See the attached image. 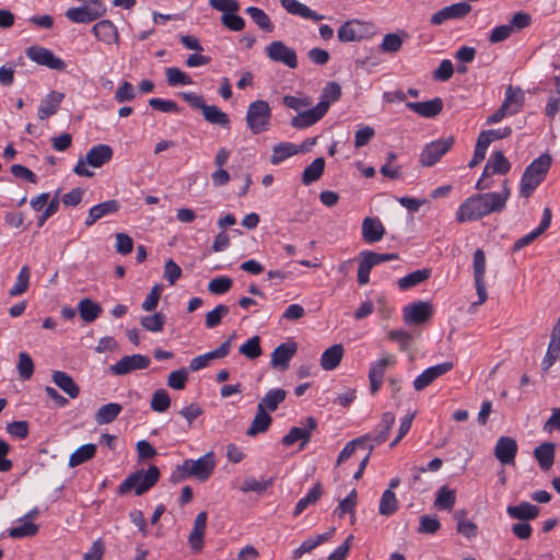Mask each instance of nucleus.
I'll list each match as a JSON object with an SVG mask.
<instances>
[{
	"instance_id": "obj_1",
	"label": "nucleus",
	"mask_w": 560,
	"mask_h": 560,
	"mask_svg": "<svg viewBox=\"0 0 560 560\" xmlns=\"http://www.w3.org/2000/svg\"><path fill=\"white\" fill-rule=\"evenodd\" d=\"M215 458L213 452H208L198 459H185L176 466L171 475V482L177 483L188 478H195L198 481H207L213 474Z\"/></svg>"
},
{
	"instance_id": "obj_2",
	"label": "nucleus",
	"mask_w": 560,
	"mask_h": 560,
	"mask_svg": "<svg viewBox=\"0 0 560 560\" xmlns=\"http://www.w3.org/2000/svg\"><path fill=\"white\" fill-rule=\"evenodd\" d=\"M551 165V158L548 154H541L535 159L524 171L520 195L528 198L533 195L536 188L544 182Z\"/></svg>"
},
{
	"instance_id": "obj_3",
	"label": "nucleus",
	"mask_w": 560,
	"mask_h": 560,
	"mask_svg": "<svg viewBox=\"0 0 560 560\" xmlns=\"http://www.w3.org/2000/svg\"><path fill=\"white\" fill-rule=\"evenodd\" d=\"M160 475V469L155 465L149 466L147 470H137L120 483L119 493L135 490L136 495H142L159 481Z\"/></svg>"
},
{
	"instance_id": "obj_4",
	"label": "nucleus",
	"mask_w": 560,
	"mask_h": 560,
	"mask_svg": "<svg viewBox=\"0 0 560 560\" xmlns=\"http://www.w3.org/2000/svg\"><path fill=\"white\" fill-rule=\"evenodd\" d=\"M113 149L108 144H97L92 147L84 159H80L73 168L79 176L92 177L94 173L89 166L98 168L108 163L113 158Z\"/></svg>"
},
{
	"instance_id": "obj_5",
	"label": "nucleus",
	"mask_w": 560,
	"mask_h": 560,
	"mask_svg": "<svg viewBox=\"0 0 560 560\" xmlns=\"http://www.w3.org/2000/svg\"><path fill=\"white\" fill-rule=\"evenodd\" d=\"M490 213V194H479L466 199L456 211L460 223L476 221Z\"/></svg>"
},
{
	"instance_id": "obj_6",
	"label": "nucleus",
	"mask_w": 560,
	"mask_h": 560,
	"mask_svg": "<svg viewBox=\"0 0 560 560\" xmlns=\"http://www.w3.org/2000/svg\"><path fill=\"white\" fill-rule=\"evenodd\" d=\"M185 102H187L191 107L196 109H200L205 119L212 124L218 125L224 128L229 127L230 118L226 113L222 112L215 105H207L201 95L195 94L192 92H180L178 94Z\"/></svg>"
},
{
	"instance_id": "obj_7",
	"label": "nucleus",
	"mask_w": 560,
	"mask_h": 560,
	"mask_svg": "<svg viewBox=\"0 0 560 560\" xmlns=\"http://www.w3.org/2000/svg\"><path fill=\"white\" fill-rule=\"evenodd\" d=\"M271 108L266 101L257 100L248 105L246 124L254 135H259L269 128Z\"/></svg>"
},
{
	"instance_id": "obj_8",
	"label": "nucleus",
	"mask_w": 560,
	"mask_h": 560,
	"mask_svg": "<svg viewBox=\"0 0 560 560\" xmlns=\"http://www.w3.org/2000/svg\"><path fill=\"white\" fill-rule=\"evenodd\" d=\"M472 268L478 300L470 303L468 307L469 313L476 312L477 307L483 304L488 299L486 284V254L480 248H478L474 254Z\"/></svg>"
},
{
	"instance_id": "obj_9",
	"label": "nucleus",
	"mask_w": 560,
	"mask_h": 560,
	"mask_svg": "<svg viewBox=\"0 0 560 560\" xmlns=\"http://www.w3.org/2000/svg\"><path fill=\"white\" fill-rule=\"evenodd\" d=\"M455 138L450 136L444 139H436L425 144L419 158V162L424 167L435 165L443 155H445L454 145Z\"/></svg>"
},
{
	"instance_id": "obj_10",
	"label": "nucleus",
	"mask_w": 560,
	"mask_h": 560,
	"mask_svg": "<svg viewBox=\"0 0 560 560\" xmlns=\"http://www.w3.org/2000/svg\"><path fill=\"white\" fill-rule=\"evenodd\" d=\"M524 101L523 92L520 88L509 85L505 90V97L500 108L492 114V122H499L508 115L517 113Z\"/></svg>"
},
{
	"instance_id": "obj_11",
	"label": "nucleus",
	"mask_w": 560,
	"mask_h": 560,
	"mask_svg": "<svg viewBox=\"0 0 560 560\" xmlns=\"http://www.w3.org/2000/svg\"><path fill=\"white\" fill-rule=\"evenodd\" d=\"M266 56L273 62H279L290 69L298 67V55L295 50L287 46L282 40H273L266 48Z\"/></svg>"
},
{
	"instance_id": "obj_12",
	"label": "nucleus",
	"mask_w": 560,
	"mask_h": 560,
	"mask_svg": "<svg viewBox=\"0 0 560 560\" xmlns=\"http://www.w3.org/2000/svg\"><path fill=\"white\" fill-rule=\"evenodd\" d=\"M396 364V357L394 354H386L383 358L371 362L369 370V382L371 394H376L384 381V375L387 369Z\"/></svg>"
},
{
	"instance_id": "obj_13",
	"label": "nucleus",
	"mask_w": 560,
	"mask_h": 560,
	"mask_svg": "<svg viewBox=\"0 0 560 560\" xmlns=\"http://www.w3.org/2000/svg\"><path fill=\"white\" fill-rule=\"evenodd\" d=\"M317 428V420L314 417H307L303 427H293L282 438L281 442L285 446H291L300 441V450H304L311 440L312 432Z\"/></svg>"
},
{
	"instance_id": "obj_14",
	"label": "nucleus",
	"mask_w": 560,
	"mask_h": 560,
	"mask_svg": "<svg viewBox=\"0 0 560 560\" xmlns=\"http://www.w3.org/2000/svg\"><path fill=\"white\" fill-rule=\"evenodd\" d=\"M150 363V358L143 354L125 355L109 366V372L113 375H126L137 370H144Z\"/></svg>"
},
{
	"instance_id": "obj_15",
	"label": "nucleus",
	"mask_w": 560,
	"mask_h": 560,
	"mask_svg": "<svg viewBox=\"0 0 560 560\" xmlns=\"http://www.w3.org/2000/svg\"><path fill=\"white\" fill-rule=\"evenodd\" d=\"M26 56L34 62L52 70H65L66 62L54 52L42 46H32L26 49Z\"/></svg>"
},
{
	"instance_id": "obj_16",
	"label": "nucleus",
	"mask_w": 560,
	"mask_h": 560,
	"mask_svg": "<svg viewBox=\"0 0 560 560\" xmlns=\"http://www.w3.org/2000/svg\"><path fill=\"white\" fill-rule=\"evenodd\" d=\"M371 31V25L360 20H350L345 22L338 30V39L342 43L359 42L366 37Z\"/></svg>"
},
{
	"instance_id": "obj_17",
	"label": "nucleus",
	"mask_w": 560,
	"mask_h": 560,
	"mask_svg": "<svg viewBox=\"0 0 560 560\" xmlns=\"http://www.w3.org/2000/svg\"><path fill=\"white\" fill-rule=\"evenodd\" d=\"M327 113L326 103L317 104L313 108H304L291 120V126L296 129H305L319 121Z\"/></svg>"
},
{
	"instance_id": "obj_18",
	"label": "nucleus",
	"mask_w": 560,
	"mask_h": 560,
	"mask_svg": "<svg viewBox=\"0 0 560 560\" xmlns=\"http://www.w3.org/2000/svg\"><path fill=\"white\" fill-rule=\"evenodd\" d=\"M402 316L407 324H423L432 316V305L422 301L408 304L402 310Z\"/></svg>"
},
{
	"instance_id": "obj_19",
	"label": "nucleus",
	"mask_w": 560,
	"mask_h": 560,
	"mask_svg": "<svg viewBox=\"0 0 560 560\" xmlns=\"http://www.w3.org/2000/svg\"><path fill=\"white\" fill-rule=\"evenodd\" d=\"M471 11V5L467 2H457L444 7L432 14L430 22L432 25H441L448 20H456L466 16Z\"/></svg>"
},
{
	"instance_id": "obj_20",
	"label": "nucleus",
	"mask_w": 560,
	"mask_h": 560,
	"mask_svg": "<svg viewBox=\"0 0 560 560\" xmlns=\"http://www.w3.org/2000/svg\"><path fill=\"white\" fill-rule=\"evenodd\" d=\"M453 369L452 362H443L425 369L413 381V388L418 392L423 390L431 385L436 378L446 374Z\"/></svg>"
},
{
	"instance_id": "obj_21",
	"label": "nucleus",
	"mask_w": 560,
	"mask_h": 560,
	"mask_svg": "<svg viewBox=\"0 0 560 560\" xmlns=\"http://www.w3.org/2000/svg\"><path fill=\"white\" fill-rule=\"evenodd\" d=\"M517 442L511 436H501L494 446V456L502 465H514L517 454Z\"/></svg>"
},
{
	"instance_id": "obj_22",
	"label": "nucleus",
	"mask_w": 560,
	"mask_h": 560,
	"mask_svg": "<svg viewBox=\"0 0 560 560\" xmlns=\"http://www.w3.org/2000/svg\"><path fill=\"white\" fill-rule=\"evenodd\" d=\"M298 351L295 341H287L279 345L271 353L270 365L272 369L285 371L289 368L290 360Z\"/></svg>"
},
{
	"instance_id": "obj_23",
	"label": "nucleus",
	"mask_w": 560,
	"mask_h": 560,
	"mask_svg": "<svg viewBox=\"0 0 560 560\" xmlns=\"http://www.w3.org/2000/svg\"><path fill=\"white\" fill-rule=\"evenodd\" d=\"M231 340L232 337L225 340L219 348L191 359L189 369L196 372L207 368L212 360L225 358L231 351Z\"/></svg>"
},
{
	"instance_id": "obj_24",
	"label": "nucleus",
	"mask_w": 560,
	"mask_h": 560,
	"mask_svg": "<svg viewBox=\"0 0 560 560\" xmlns=\"http://www.w3.org/2000/svg\"><path fill=\"white\" fill-rule=\"evenodd\" d=\"M207 518V513L200 512L194 521V526L188 537V544L194 552H200L203 548Z\"/></svg>"
},
{
	"instance_id": "obj_25",
	"label": "nucleus",
	"mask_w": 560,
	"mask_h": 560,
	"mask_svg": "<svg viewBox=\"0 0 560 560\" xmlns=\"http://www.w3.org/2000/svg\"><path fill=\"white\" fill-rule=\"evenodd\" d=\"M92 33L105 45H114L119 42V33L115 24L109 20H102L93 25Z\"/></svg>"
},
{
	"instance_id": "obj_26",
	"label": "nucleus",
	"mask_w": 560,
	"mask_h": 560,
	"mask_svg": "<svg viewBox=\"0 0 560 560\" xmlns=\"http://www.w3.org/2000/svg\"><path fill=\"white\" fill-rule=\"evenodd\" d=\"M551 218V210L549 208H545L542 211V218L539 225L530 233L518 238L513 245V250L517 252L533 243L536 238H538L550 226Z\"/></svg>"
},
{
	"instance_id": "obj_27",
	"label": "nucleus",
	"mask_w": 560,
	"mask_h": 560,
	"mask_svg": "<svg viewBox=\"0 0 560 560\" xmlns=\"http://www.w3.org/2000/svg\"><path fill=\"white\" fill-rule=\"evenodd\" d=\"M406 106L424 118H433L438 116L443 109V101L440 97L427 102H407Z\"/></svg>"
},
{
	"instance_id": "obj_28",
	"label": "nucleus",
	"mask_w": 560,
	"mask_h": 560,
	"mask_svg": "<svg viewBox=\"0 0 560 560\" xmlns=\"http://www.w3.org/2000/svg\"><path fill=\"white\" fill-rule=\"evenodd\" d=\"M385 234V228L378 218L368 217L362 222V237L369 243L380 242Z\"/></svg>"
},
{
	"instance_id": "obj_29",
	"label": "nucleus",
	"mask_w": 560,
	"mask_h": 560,
	"mask_svg": "<svg viewBox=\"0 0 560 560\" xmlns=\"http://www.w3.org/2000/svg\"><path fill=\"white\" fill-rule=\"evenodd\" d=\"M65 98V94L58 91H51L49 94H47L39 104L38 107V118L40 120L47 119L50 116L55 115L61 102Z\"/></svg>"
},
{
	"instance_id": "obj_30",
	"label": "nucleus",
	"mask_w": 560,
	"mask_h": 560,
	"mask_svg": "<svg viewBox=\"0 0 560 560\" xmlns=\"http://www.w3.org/2000/svg\"><path fill=\"white\" fill-rule=\"evenodd\" d=\"M506 512L512 518L528 522L538 517L539 508L527 501H523L517 505L508 506Z\"/></svg>"
},
{
	"instance_id": "obj_31",
	"label": "nucleus",
	"mask_w": 560,
	"mask_h": 560,
	"mask_svg": "<svg viewBox=\"0 0 560 560\" xmlns=\"http://www.w3.org/2000/svg\"><path fill=\"white\" fill-rule=\"evenodd\" d=\"M280 3L290 14L313 21H322L324 19V15L318 14L316 11L298 0H280Z\"/></svg>"
},
{
	"instance_id": "obj_32",
	"label": "nucleus",
	"mask_w": 560,
	"mask_h": 560,
	"mask_svg": "<svg viewBox=\"0 0 560 560\" xmlns=\"http://www.w3.org/2000/svg\"><path fill=\"white\" fill-rule=\"evenodd\" d=\"M334 532H335V528L332 527L324 534H319V535H316V536L305 539L296 549L293 550V552H292L293 560L301 559L303 557V555L311 552L316 547H318L322 544H324L325 541H327L331 537Z\"/></svg>"
},
{
	"instance_id": "obj_33",
	"label": "nucleus",
	"mask_w": 560,
	"mask_h": 560,
	"mask_svg": "<svg viewBox=\"0 0 560 560\" xmlns=\"http://www.w3.org/2000/svg\"><path fill=\"white\" fill-rule=\"evenodd\" d=\"M343 353L345 349L341 343H336L327 348L320 357L322 369L325 371L335 370L340 364Z\"/></svg>"
},
{
	"instance_id": "obj_34",
	"label": "nucleus",
	"mask_w": 560,
	"mask_h": 560,
	"mask_svg": "<svg viewBox=\"0 0 560 560\" xmlns=\"http://www.w3.org/2000/svg\"><path fill=\"white\" fill-rule=\"evenodd\" d=\"M271 421V416L265 411L261 406H257L256 415L247 429L246 434L248 436H255L259 433L266 432L269 429Z\"/></svg>"
},
{
	"instance_id": "obj_35",
	"label": "nucleus",
	"mask_w": 560,
	"mask_h": 560,
	"mask_svg": "<svg viewBox=\"0 0 560 560\" xmlns=\"http://www.w3.org/2000/svg\"><path fill=\"white\" fill-rule=\"evenodd\" d=\"M52 382L65 392L70 398H77L80 394V388L73 378L66 372L55 371L51 375Z\"/></svg>"
},
{
	"instance_id": "obj_36",
	"label": "nucleus",
	"mask_w": 560,
	"mask_h": 560,
	"mask_svg": "<svg viewBox=\"0 0 560 560\" xmlns=\"http://www.w3.org/2000/svg\"><path fill=\"white\" fill-rule=\"evenodd\" d=\"M534 456L542 470H548L555 462V444L545 442L534 450Z\"/></svg>"
},
{
	"instance_id": "obj_37",
	"label": "nucleus",
	"mask_w": 560,
	"mask_h": 560,
	"mask_svg": "<svg viewBox=\"0 0 560 560\" xmlns=\"http://www.w3.org/2000/svg\"><path fill=\"white\" fill-rule=\"evenodd\" d=\"M489 145H490V130H482L479 133V137L477 139L474 155L468 163L469 168L476 167L485 160Z\"/></svg>"
},
{
	"instance_id": "obj_38",
	"label": "nucleus",
	"mask_w": 560,
	"mask_h": 560,
	"mask_svg": "<svg viewBox=\"0 0 560 560\" xmlns=\"http://www.w3.org/2000/svg\"><path fill=\"white\" fill-rule=\"evenodd\" d=\"M80 317L85 323H92L102 314V306L89 298L82 299L78 304Z\"/></svg>"
},
{
	"instance_id": "obj_39",
	"label": "nucleus",
	"mask_w": 560,
	"mask_h": 560,
	"mask_svg": "<svg viewBox=\"0 0 560 560\" xmlns=\"http://www.w3.org/2000/svg\"><path fill=\"white\" fill-rule=\"evenodd\" d=\"M299 152H301L299 145L290 142H281L273 147L272 154L270 156V163L278 165L284 160L298 154Z\"/></svg>"
},
{
	"instance_id": "obj_40",
	"label": "nucleus",
	"mask_w": 560,
	"mask_h": 560,
	"mask_svg": "<svg viewBox=\"0 0 560 560\" xmlns=\"http://www.w3.org/2000/svg\"><path fill=\"white\" fill-rule=\"evenodd\" d=\"M122 406L118 402L103 405L95 413L94 420L97 424L112 423L121 412Z\"/></svg>"
},
{
	"instance_id": "obj_41",
	"label": "nucleus",
	"mask_w": 560,
	"mask_h": 560,
	"mask_svg": "<svg viewBox=\"0 0 560 560\" xmlns=\"http://www.w3.org/2000/svg\"><path fill=\"white\" fill-rule=\"evenodd\" d=\"M65 15L73 23H91L97 20V12H92L85 4L68 9Z\"/></svg>"
},
{
	"instance_id": "obj_42",
	"label": "nucleus",
	"mask_w": 560,
	"mask_h": 560,
	"mask_svg": "<svg viewBox=\"0 0 560 560\" xmlns=\"http://www.w3.org/2000/svg\"><path fill=\"white\" fill-rule=\"evenodd\" d=\"M96 450L97 447L93 443L81 445L70 455L68 463L69 467L73 468L90 460L95 456Z\"/></svg>"
},
{
	"instance_id": "obj_43",
	"label": "nucleus",
	"mask_w": 560,
	"mask_h": 560,
	"mask_svg": "<svg viewBox=\"0 0 560 560\" xmlns=\"http://www.w3.org/2000/svg\"><path fill=\"white\" fill-rule=\"evenodd\" d=\"M395 423V415L393 412H384L382 415L381 422L378 424L380 431L376 434H370L371 439L368 441H372L375 444H381L388 439L392 427Z\"/></svg>"
},
{
	"instance_id": "obj_44",
	"label": "nucleus",
	"mask_w": 560,
	"mask_h": 560,
	"mask_svg": "<svg viewBox=\"0 0 560 560\" xmlns=\"http://www.w3.org/2000/svg\"><path fill=\"white\" fill-rule=\"evenodd\" d=\"M287 392L282 388H275L268 390L259 401L258 406H261L265 411H275L278 406L284 401Z\"/></svg>"
},
{
	"instance_id": "obj_45",
	"label": "nucleus",
	"mask_w": 560,
	"mask_h": 560,
	"mask_svg": "<svg viewBox=\"0 0 560 560\" xmlns=\"http://www.w3.org/2000/svg\"><path fill=\"white\" fill-rule=\"evenodd\" d=\"M325 170V159L324 158H317L315 159L305 170L302 174V183L304 185H311L314 182H317Z\"/></svg>"
},
{
	"instance_id": "obj_46",
	"label": "nucleus",
	"mask_w": 560,
	"mask_h": 560,
	"mask_svg": "<svg viewBox=\"0 0 560 560\" xmlns=\"http://www.w3.org/2000/svg\"><path fill=\"white\" fill-rule=\"evenodd\" d=\"M323 494V486L317 482L308 492L307 494L300 499L298 503L295 504L293 515L298 516L300 515L308 505L315 504Z\"/></svg>"
},
{
	"instance_id": "obj_47",
	"label": "nucleus",
	"mask_w": 560,
	"mask_h": 560,
	"mask_svg": "<svg viewBox=\"0 0 560 560\" xmlns=\"http://www.w3.org/2000/svg\"><path fill=\"white\" fill-rule=\"evenodd\" d=\"M246 13L250 16L253 22L262 31L269 33L273 31L275 26L268 14L264 10L257 7H248L246 9Z\"/></svg>"
},
{
	"instance_id": "obj_48",
	"label": "nucleus",
	"mask_w": 560,
	"mask_h": 560,
	"mask_svg": "<svg viewBox=\"0 0 560 560\" xmlns=\"http://www.w3.org/2000/svg\"><path fill=\"white\" fill-rule=\"evenodd\" d=\"M167 84L172 88L179 85H191L194 84L192 79L186 72L182 71L177 67H171L165 70Z\"/></svg>"
},
{
	"instance_id": "obj_49",
	"label": "nucleus",
	"mask_w": 560,
	"mask_h": 560,
	"mask_svg": "<svg viewBox=\"0 0 560 560\" xmlns=\"http://www.w3.org/2000/svg\"><path fill=\"white\" fill-rule=\"evenodd\" d=\"M398 509L396 494L387 489L383 492L380 501L378 513L384 516L393 515Z\"/></svg>"
},
{
	"instance_id": "obj_50",
	"label": "nucleus",
	"mask_w": 560,
	"mask_h": 560,
	"mask_svg": "<svg viewBox=\"0 0 560 560\" xmlns=\"http://www.w3.org/2000/svg\"><path fill=\"white\" fill-rule=\"evenodd\" d=\"M430 277V270L421 269L410 272L409 275L400 278L398 280V287L401 290H408L422 281L427 280Z\"/></svg>"
},
{
	"instance_id": "obj_51",
	"label": "nucleus",
	"mask_w": 560,
	"mask_h": 560,
	"mask_svg": "<svg viewBox=\"0 0 560 560\" xmlns=\"http://www.w3.org/2000/svg\"><path fill=\"white\" fill-rule=\"evenodd\" d=\"M455 502V490H451L444 486L439 489L434 505L442 510L451 511L454 508Z\"/></svg>"
},
{
	"instance_id": "obj_52",
	"label": "nucleus",
	"mask_w": 560,
	"mask_h": 560,
	"mask_svg": "<svg viewBox=\"0 0 560 560\" xmlns=\"http://www.w3.org/2000/svg\"><path fill=\"white\" fill-rule=\"evenodd\" d=\"M30 277V268L27 266H23L19 271L14 285L10 289L9 294L11 296L22 295L28 288Z\"/></svg>"
},
{
	"instance_id": "obj_53",
	"label": "nucleus",
	"mask_w": 560,
	"mask_h": 560,
	"mask_svg": "<svg viewBox=\"0 0 560 560\" xmlns=\"http://www.w3.org/2000/svg\"><path fill=\"white\" fill-rule=\"evenodd\" d=\"M238 352L250 360L259 358L262 353L260 338L258 336L252 337L238 348Z\"/></svg>"
},
{
	"instance_id": "obj_54",
	"label": "nucleus",
	"mask_w": 560,
	"mask_h": 560,
	"mask_svg": "<svg viewBox=\"0 0 560 560\" xmlns=\"http://www.w3.org/2000/svg\"><path fill=\"white\" fill-rule=\"evenodd\" d=\"M272 483H273V479L272 478H270L268 480H257L254 477H247V478H245L243 485L241 486V491H243V492H256L258 494H261Z\"/></svg>"
},
{
	"instance_id": "obj_55",
	"label": "nucleus",
	"mask_w": 560,
	"mask_h": 560,
	"mask_svg": "<svg viewBox=\"0 0 560 560\" xmlns=\"http://www.w3.org/2000/svg\"><path fill=\"white\" fill-rule=\"evenodd\" d=\"M22 524L9 529L11 538L33 537L38 533V526L30 521H21Z\"/></svg>"
},
{
	"instance_id": "obj_56",
	"label": "nucleus",
	"mask_w": 560,
	"mask_h": 560,
	"mask_svg": "<svg viewBox=\"0 0 560 560\" xmlns=\"http://www.w3.org/2000/svg\"><path fill=\"white\" fill-rule=\"evenodd\" d=\"M151 409L156 412H164L166 411L171 406V398L168 393L161 388L156 389L151 399Z\"/></svg>"
},
{
	"instance_id": "obj_57",
	"label": "nucleus",
	"mask_w": 560,
	"mask_h": 560,
	"mask_svg": "<svg viewBox=\"0 0 560 560\" xmlns=\"http://www.w3.org/2000/svg\"><path fill=\"white\" fill-rule=\"evenodd\" d=\"M341 96V88L336 82H329L322 91L320 101L318 104L326 103L327 110L331 103L338 101Z\"/></svg>"
},
{
	"instance_id": "obj_58",
	"label": "nucleus",
	"mask_w": 560,
	"mask_h": 560,
	"mask_svg": "<svg viewBox=\"0 0 560 560\" xmlns=\"http://www.w3.org/2000/svg\"><path fill=\"white\" fill-rule=\"evenodd\" d=\"M165 316L161 313H154L153 315L143 316L141 318V326L152 332L161 331L165 325Z\"/></svg>"
},
{
	"instance_id": "obj_59",
	"label": "nucleus",
	"mask_w": 560,
	"mask_h": 560,
	"mask_svg": "<svg viewBox=\"0 0 560 560\" xmlns=\"http://www.w3.org/2000/svg\"><path fill=\"white\" fill-rule=\"evenodd\" d=\"M230 312L229 306L224 304L217 305L212 311L208 312L206 315V327L212 329L217 327L222 318L226 316Z\"/></svg>"
},
{
	"instance_id": "obj_60",
	"label": "nucleus",
	"mask_w": 560,
	"mask_h": 560,
	"mask_svg": "<svg viewBox=\"0 0 560 560\" xmlns=\"http://www.w3.org/2000/svg\"><path fill=\"white\" fill-rule=\"evenodd\" d=\"M16 368L21 380L27 381L32 377L34 373V363L28 353L21 352L19 354V362Z\"/></svg>"
},
{
	"instance_id": "obj_61",
	"label": "nucleus",
	"mask_w": 560,
	"mask_h": 560,
	"mask_svg": "<svg viewBox=\"0 0 560 560\" xmlns=\"http://www.w3.org/2000/svg\"><path fill=\"white\" fill-rule=\"evenodd\" d=\"M369 439H371V435L366 434V435L360 436L358 439H354V440L348 442L338 455L337 465H340L343 462H346L348 458H350V456L355 452L357 447L359 445H362Z\"/></svg>"
},
{
	"instance_id": "obj_62",
	"label": "nucleus",
	"mask_w": 560,
	"mask_h": 560,
	"mask_svg": "<svg viewBox=\"0 0 560 560\" xmlns=\"http://www.w3.org/2000/svg\"><path fill=\"white\" fill-rule=\"evenodd\" d=\"M441 528V523L436 516L422 515L419 521L418 533L433 535Z\"/></svg>"
},
{
	"instance_id": "obj_63",
	"label": "nucleus",
	"mask_w": 560,
	"mask_h": 560,
	"mask_svg": "<svg viewBox=\"0 0 560 560\" xmlns=\"http://www.w3.org/2000/svg\"><path fill=\"white\" fill-rule=\"evenodd\" d=\"M233 281L231 278L221 276L212 279L208 284V290L212 294H224L232 288Z\"/></svg>"
},
{
	"instance_id": "obj_64",
	"label": "nucleus",
	"mask_w": 560,
	"mask_h": 560,
	"mask_svg": "<svg viewBox=\"0 0 560 560\" xmlns=\"http://www.w3.org/2000/svg\"><path fill=\"white\" fill-rule=\"evenodd\" d=\"M560 358V345L550 341L545 358L541 361V369L548 371Z\"/></svg>"
}]
</instances>
